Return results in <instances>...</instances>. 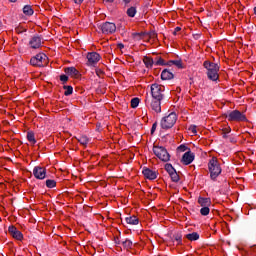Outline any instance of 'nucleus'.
Instances as JSON below:
<instances>
[{"label":"nucleus","mask_w":256,"mask_h":256,"mask_svg":"<svg viewBox=\"0 0 256 256\" xmlns=\"http://www.w3.org/2000/svg\"><path fill=\"white\" fill-rule=\"evenodd\" d=\"M208 169H209L210 178L212 179V181H217V177L221 175V171H222L221 164H219V161L217 160V158L213 157L212 159H210L208 163Z\"/></svg>","instance_id":"nucleus-2"},{"label":"nucleus","mask_w":256,"mask_h":256,"mask_svg":"<svg viewBox=\"0 0 256 256\" xmlns=\"http://www.w3.org/2000/svg\"><path fill=\"white\" fill-rule=\"evenodd\" d=\"M150 91H151V99H158V100H162L165 99V95L163 94V89H161V85L155 83L152 84L150 87Z\"/></svg>","instance_id":"nucleus-9"},{"label":"nucleus","mask_w":256,"mask_h":256,"mask_svg":"<svg viewBox=\"0 0 256 256\" xmlns=\"http://www.w3.org/2000/svg\"><path fill=\"white\" fill-rule=\"evenodd\" d=\"M224 117L228 121H236L237 123L241 121H247V116H245V114L239 110L228 111L224 114Z\"/></svg>","instance_id":"nucleus-6"},{"label":"nucleus","mask_w":256,"mask_h":256,"mask_svg":"<svg viewBox=\"0 0 256 256\" xmlns=\"http://www.w3.org/2000/svg\"><path fill=\"white\" fill-rule=\"evenodd\" d=\"M189 131H191V133H193V135H197V126L191 125L189 127Z\"/></svg>","instance_id":"nucleus-38"},{"label":"nucleus","mask_w":256,"mask_h":256,"mask_svg":"<svg viewBox=\"0 0 256 256\" xmlns=\"http://www.w3.org/2000/svg\"><path fill=\"white\" fill-rule=\"evenodd\" d=\"M83 1H85V0H73V2H74L76 5H81V3H83Z\"/></svg>","instance_id":"nucleus-44"},{"label":"nucleus","mask_w":256,"mask_h":256,"mask_svg":"<svg viewBox=\"0 0 256 256\" xmlns=\"http://www.w3.org/2000/svg\"><path fill=\"white\" fill-rule=\"evenodd\" d=\"M222 133L229 134V133H231V129H230V128H224V129L222 130Z\"/></svg>","instance_id":"nucleus-43"},{"label":"nucleus","mask_w":256,"mask_h":256,"mask_svg":"<svg viewBox=\"0 0 256 256\" xmlns=\"http://www.w3.org/2000/svg\"><path fill=\"white\" fill-rule=\"evenodd\" d=\"M173 239L177 241L178 245H181V243H183V235L181 234V232L175 233L173 235Z\"/></svg>","instance_id":"nucleus-29"},{"label":"nucleus","mask_w":256,"mask_h":256,"mask_svg":"<svg viewBox=\"0 0 256 256\" xmlns=\"http://www.w3.org/2000/svg\"><path fill=\"white\" fill-rule=\"evenodd\" d=\"M143 63L145 64V67H147V69H151V67L155 65V61H153V58L149 56H144Z\"/></svg>","instance_id":"nucleus-20"},{"label":"nucleus","mask_w":256,"mask_h":256,"mask_svg":"<svg viewBox=\"0 0 256 256\" xmlns=\"http://www.w3.org/2000/svg\"><path fill=\"white\" fill-rule=\"evenodd\" d=\"M181 161L183 165H191L192 161H195V154L189 150L183 154Z\"/></svg>","instance_id":"nucleus-14"},{"label":"nucleus","mask_w":256,"mask_h":256,"mask_svg":"<svg viewBox=\"0 0 256 256\" xmlns=\"http://www.w3.org/2000/svg\"><path fill=\"white\" fill-rule=\"evenodd\" d=\"M63 89L65 90L64 92L65 97H69V95H73V86L64 85Z\"/></svg>","instance_id":"nucleus-24"},{"label":"nucleus","mask_w":256,"mask_h":256,"mask_svg":"<svg viewBox=\"0 0 256 256\" xmlns=\"http://www.w3.org/2000/svg\"><path fill=\"white\" fill-rule=\"evenodd\" d=\"M203 67L206 69V75L210 81L219 80V64L206 60L203 63Z\"/></svg>","instance_id":"nucleus-1"},{"label":"nucleus","mask_w":256,"mask_h":256,"mask_svg":"<svg viewBox=\"0 0 256 256\" xmlns=\"http://www.w3.org/2000/svg\"><path fill=\"white\" fill-rule=\"evenodd\" d=\"M23 13H24V15L31 17V15H33V13H35V11L33 10V7H31V5H25L23 7Z\"/></svg>","instance_id":"nucleus-22"},{"label":"nucleus","mask_w":256,"mask_h":256,"mask_svg":"<svg viewBox=\"0 0 256 256\" xmlns=\"http://www.w3.org/2000/svg\"><path fill=\"white\" fill-rule=\"evenodd\" d=\"M174 77L175 75L172 74V72L169 71L168 69H164L161 73L162 81H171V79H173Z\"/></svg>","instance_id":"nucleus-16"},{"label":"nucleus","mask_w":256,"mask_h":256,"mask_svg":"<svg viewBox=\"0 0 256 256\" xmlns=\"http://www.w3.org/2000/svg\"><path fill=\"white\" fill-rule=\"evenodd\" d=\"M125 221L128 225H139V218L135 215L126 217Z\"/></svg>","instance_id":"nucleus-19"},{"label":"nucleus","mask_w":256,"mask_h":256,"mask_svg":"<svg viewBox=\"0 0 256 256\" xmlns=\"http://www.w3.org/2000/svg\"><path fill=\"white\" fill-rule=\"evenodd\" d=\"M166 65L171 66V65H173V63H171V61H168V62L166 63Z\"/></svg>","instance_id":"nucleus-50"},{"label":"nucleus","mask_w":256,"mask_h":256,"mask_svg":"<svg viewBox=\"0 0 256 256\" xmlns=\"http://www.w3.org/2000/svg\"><path fill=\"white\" fill-rule=\"evenodd\" d=\"M33 175L36 179L43 180L47 176V169L41 166H36L33 169Z\"/></svg>","instance_id":"nucleus-12"},{"label":"nucleus","mask_w":256,"mask_h":256,"mask_svg":"<svg viewBox=\"0 0 256 256\" xmlns=\"http://www.w3.org/2000/svg\"><path fill=\"white\" fill-rule=\"evenodd\" d=\"M154 65H161V66H167L165 63V60L163 58L159 57L156 62H154Z\"/></svg>","instance_id":"nucleus-36"},{"label":"nucleus","mask_w":256,"mask_h":256,"mask_svg":"<svg viewBox=\"0 0 256 256\" xmlns=\"http://www.w3.org/2000/svg\"><path fill=\"white\" fill-rule=\"evenodd\" d=\"M28 45L30 49H39L43 45V38L39 34H36L30 38Z\"/></svg>","instance_id":"nucleus-11"},{"label":"nucleus","mask_w":256,"mask_h":256,"mask_svg":"<svg viewBox=\"0 0 256 256\" xmlns=\"http://www.w3.org/2000/svg\"><path fill=\"white\" fill-rule=\"evenodd\" d=\"M156 130H157V122H155V123L152 125V128H151V135H153V133H155Z\"/></svg>","instance_id":"nucleus-41"},{"label":"nucleus","mask_w":256,"mask_h":256,"mask_svg":"<svg viewBox=\"0 0 256 256\" xmlns=\"http://www.w3.org/2000/svg\"><path fill=\"white\" fill-rule=\"evenodd\" d=\"M254 14L256 15V6L254 7Z\"/></svg>","instance_id":"nucleus-53"},{"label":"nucleus","mask_w":256,"mask_h":256,"mask_svg":"<svg viewBox=\"0 0 256 256\" xmlns=\"http://www.w3.org/2000/svg\"><path fill=\"white\" fill-rule=\"evenodd\" d=\"M46 187H48V189H53L54 187H57V182L55 180L48 179L46 180Z\"/></svg>","instance_id":"nucleus-30"},{"label":"nucleus","mask_w":256,"mask_h":256,"mask_svg":"<svg viewBox=\"0 0 256 256\" xmlns=\"http://www.w3.org/2000/svg\"><path fill=\"white\" fill-rule=\"evenodd\" d=\"M149 39H157V34L155 31H151L148 33Z\"/></svg>","instance_id":"nucleus-39"},{"label":"nucleus","mask_w":256,"mask_h":256,"mask_svg":"<svg viewBox=\"0 0 256 256\" xmlns=\"http://www.w3.org/2000/svg\"><path fill=\"white\" fill-rule=\"evenodd\" d=\"M185 237L188 241H199V233L197 232L186 234Z\"/></svg>","instance_id":"nucleus-21"},{"label":"nucleus","mask_w":256,"mask_h":256,"mask_svg":"<svg viewBox=\"0 0 256 256\" xmlns=\"http://www.w3.org/2000/svg\"><path fill=\"white\" fill-rule=\"evenodd\" d=\"M153 153L156 155V157H158V159H160V161H163L164 163L171 161V155H169V152L163 146H154Z\"/></svg>","instance_id":"nucleus-4"},{"label":"nucleus","mask_w":256,"mask_h":256,"mask_svg":"<svg viewBox=\"0 0 256 256\" xmlns=\"http://www.w3.org/2000/svg\"><path fill=\"white\" fill-rule=\"evenodd\" d=\"M27 140L29 141V143H32V145H35V143H37V140L35 139V133H33V131L27 133Z\"/></svg>","instance_id":"nucleus-23"},{"label":"nucleus","mask_w":256,"mask_h":256,"mask_svg":"<svg viewBox=\"0 0 256 256\" xmlns=\"http://www.w3.org/2000/svg\"><path fill=\"white\" fill-rule=\"evenodd\" d=\"M78 143L80 144V145H87V143H89V138L87 137V136H80L79 138H78Z\"/></svg>","instance_id":"nucleus-31"},{"label":"nucleus","mask_w":256,"mask_h":256,"mask_svg":"<svg viewBox=\"0 0 256 256\" xmlns=\"http://www.w3.org/2000/svg\"><path fill=\"white\" fill-rule=\"evenodd\" d=\"M117 47L118 49H125V45L123 43H119Z\"/></svg>","instance_id":"nucleus-45"},{"label":"nucleus","mask_w":256,"mask_h":256,"mask_svg":"<svg viewBox=\"0 0 256 256\" xmlns=\"http://www.w3.org/2000/svg\"><path fill=\"white\" fill-rule=\"evenodd\" d=\"M223 139H227V134L225 132H222Z\"/></svg>","instance_id":"nucleus-48"},{"label":"nucleus","mask_w":256,"mask_h":256,"mask_svg":"<svg viewBox=\"0 0 256 256\" xmlns=\"http://www.w3.org/2000/svg\"><path fill=\"white\" fill-rule=\"evenodd\" d=\"M198 203L202 207H211V198L199 197L198 198Z\"/></svg>","instance_id":"nucleus-18"},{"label":"nucleus","mask_w":256,"mask_h":256,"mask_svg":"<svg viewBox=\"0 0 256 256\" xmlns=\"http://www.w3.org/2000/svg\"><path fill=\"white\" fill-rule=\"evenodd\" d=\"M126 13H127L128 17H135V15H137V8L132 6L127 9Z\"/></svg>","instance_id":"nucleus-27"},{"label":"nucleus","mask_w":256,"mask_h":256,"mask_svg":"<svg viewBox=\"0 0 256 256\" xmlns=\"http://www.w3.org/2000/svg\"><path fill=\"white\" fill-rule=\"evenodd\" d=\"M106 3H114L115 0H104Z\"/></svg>","instance_id":"nucleus-47"},{"label":"nucleus","mask_w":256,"mask_h":256,"mask_svg":"<svg viewBox=\"0 0 256 256\" xmlns=\"http://www.w3.org/2000/svg\"><path fill=\"white\" fill-rule=\"evenodd\" d=\"M88 67H95L98 61H101V55L97 52H89L86 56Z\"/></svg>","instance_id":"nucleus-10"},{"label":"nucleus","mask_w":256,"mask_h":256,"mask_svg":"<svg viewBox=\"0 0 256 256\" xmlns=\"http://www.w3.org/2000/svg\"><path fill=\"white\" fill-rule=\"evenodd\" d=\"M8 233L17 241H21L23 239V233L17 229L14 225L9 226Z\"/></svg>","instance_id":"nucleus-13"},{"label":"nucleus","mask_w":256,"mask_h":256,"mask_svg":"<svg viewBox=\"0 0 256 256\" xmlns=\"http://www.w3.org/2000/svg\"><path fill=\"white\" fill-rule=\"evenodd\" d=\"M122 245L124 249H131L133 247V241H131L130 239H125L124 241H122Z\"/></svg>","instance_id":"nucleus-26"},{"label":"nucleus","mask_w":256,"mask_h":256,"mask_svg":"<svg viewBox=\"0 0 256 256\" xmlns=\"http://www.w3.org/2000/svg\"><path fill=\"white\" fill-rule=\"evenodd\" d=\"M161 101L159 99H153L149 94H146L145 105L148 109L154 111V113H161Z\"/></svg>","instance_id":"nucleus-5"},{"label":"nucleus","mask_w":256,"mask_h":256,"mask_svg":"<svg viewBox=\"0 0 256 256\" xmlns=\"http://www.w3.org/2000/svg\"><path fill=\"white\" fill-rule=\"evenodd\" d=\"M11 3H16L17 0H9Z\"/></svg>","instance_id":"nucleus-51"},{"label":"nucleus","mask_w":256,"mask_h":256,"mask_svg":"<svg viewBox=\"0 0 256 256\" xmlns=\"http://www.w3.org/2000/svg\"><path fill=\"white\" fill-rule=\"evenodd\" d=\"M170 178H171V181H173V183H179V180L181 179L179 177V174L177 173V170L175 172H172V174H170Z\"/></svg>","instance_id":"nucleus-28"},{"label":"nucleus","mask_w":256,"mask_h":256,"mask_svg":"<svg viewBox=\"0 0 256 256\" xmlns=\"http://www.w3.org/2000/svg\"><path fill=\"white\" fill-rule=\"evenodd\" d=\"M251 250H252V251H256V245L252 246V247H251Z\"/></svg>","instance_id":"nucleus-49"},{"label":"nucleus","mask_w":256,"mask_h":256,"mask_svg":"<svg viewBox=\"0 0 256 256\" xmlns=\"http://www.w3.org/2000/svg\"><path fill=\"white\" fill-rule=\"evenodd\" d=\"M122 2H123L125 5H129V3H131V0H122Z\"/></svg>","instance_id":"nucleus-46"},{"label":"nucleus","mask_w":256,"mask_h":256,"mask_svg":"<svg viewBox=\"0 0 256 256\" xmlns=\"http://www.w3.org/2000/svg\"><path fill=\"white\" fill-rule=\"evenodd\" d=\"M170 63L178 67V69H183V62L181 60H170Z\"/></svg>","instance_id":"nucleus-34"},{"label":"nucleus","mask_w":256,"mask_h":256,"mask_svg":"<svg viewBox=\"0 0 256 256\" xmlns=\"http://www.w3.org/2000/svg\"><path fill=\"white\" fill-rule=\"evenodd\" d=\"M177 123V114L175 112L170 113L168 116H165L160 121V127L162 129H172Z\"/></svg>","instance_id":"nucleus-3"},{"label":"nucleus","mask_w":256,"mask_h":256,"mask_svg":"<svg viewBox=\"0 0 256 256\" xmlns=\"http://www.w3.org/2000/svg\"><path fill=\"white\" fill-rule=\"evenodd\" d=\"M164 167H165V171H167V173H168L169 175H171L172 173H174V172L177 171V170H175V167H173V165L170 164V163L165 164Z\"/></svg>","instance_id":"nucleus-25"},{"label":"nucleus","mask_w":256,"mask_h":256,"mask_svg":"<svg viewBox=\"0 0 256 256\" xmlns=\"http://www.w3.org/2000/svg\"><path fill=\"white\" fill-rule=\"evenodd\" d=\"M142 173L144 177L146 179H149L150 181H154V179H157V172L149 168H143Z\"/></svg>","instance_id":"nucleus-15"},{"label":"nucleus","mask_w":256,"mask_h":256,"mask_svg":"<svg viewBox=\"0 0 256 256\" xmlns=\"http://www.w3.org/2000/svg\"><path fill=\"white\" fill-rule=\"evenodd\" d=\"M209 212H210L209 206H204L200 209V214L203 215L204 217H207Z\"/></svg>","instance_id":"nucleus-35"},{"label":"nucleus","mask_w":256,"mask_h":256,"mask_svg":"<svg viewBox=\"0 0 256 256\" xmlns=\"http://www.w3.org/2000/svg\"><path fill=\"white\" fill-rule=\"evenodd\" d=\"M143 35H145V33H143V32H135V33L132 34V37L136 41H141Z\"/></svg>","instance_id":"nucleus-33"},{"label":"nucleus","mask_w":256,"mask_h":256,"mask_svg":"<svg viewBox=\"0 0 256 256\" xmlns=\"http://www.w3.org/2000/svg\"><path fill=\"white\" fill-rule=\"evenodd\" d=\"M66 75H69L70 77H79V70H77L75 67H68L65 68Z\"/></svg>","instance_id":"nucleus-17"},{"label":"nucleus","mask_w":256,"mask_h":256,"mask_svg":"<svg viewBox=\"0 0 256 256\" xmlns=\"http://www.w3.org/2000/svg\"><path fill=\"white\" fill-rule=\"evenodd\" d=\"M98 29H100L104 35H113V33L117 31V26L113 22H104L98 26Z\"/></svg>","instance_id":"nucleus-8"},{"label":"nucleus","mask_w":256,"mask_h":256,"mask_svg":"<svg viewBox=\"0 0 256 256\" xmlns=\"http://www.w3.org/2000/svg\"><path fill=\"white\" fill-rule=\"evenodd\" d=\"M116 244H117V245H120V244H121V241H116Z\"/></svg>","instance_id":"nucleus-52"},{"label":"nucleus","mask_w":256,"mask_h":256,"mask_svg":"<svg viewBox=\"0 0 256 256\" xmlns=\"http://www.w3.org/2000/svg\"><path fill=\"white\" fill-rule=\"evenodd\" d=\"M60 81H62L63 84L67 83V81H69V76L65 74L60 75Z\"/></svg>","instance_id":"nucleus-37"},{"label":"nucleus","mask_w":256,"mask_h":256,"mask_svg":"<svg viewBox=\"0 0 256 256\" xmlns=\"http://www.w3.org/2000/svg\"><path fill=\"white\" fill-rule=\"evenodd\" d=\"M187 149H189V148H187V146H185L184 144H182L178 147V151H180L181 153H185V151H187Z\"/></svg>","instance_id":"nucleus-40"},{"label":"nucleus","mask_w":256,"mask_h":256,"mask_svg":"<svg viewBox=\"0 0 256 256\" xmlns=\"http://www.w3.org/2000/svg\"><path fill=\"white\" fill-rule=\"evenodd\" d=\"M139 102H140V100L138 97L132 98V100H131L132 109H137V107H139Z\"/></svg>","instance_id":"nucleus-32"},{"label":"nucleus","mask_w":256,"mask_h":256,"mask_svg":"<svg viewBox=\"0 0 256 256\" xmlns=\"http://www.w3.org/2000/svg\"><path fill=\"white\" fill-rule=\"evenodd\" d=\"M48 59L45 53H39L30 59V65H32V67H45Z\"/></svg>","instance_id":"nucleus-7"},{"label":"nucleus","mask_w":256,"mask_h":256,"mask_svg":"<svg viewBox=\"0 0 256 256\" xmlns=\"http://www.w3.org/2000/svg\"><path fill=\"white\" fill-rule=\"evenodd\" d=\"M179 31H181V27H176L173 31V35H177V33H179Z\"/></svg>","instance_id":"nucleus-42"}]
</instances>
